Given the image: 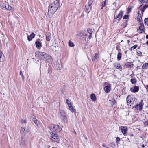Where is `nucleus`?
I'll use <instances>...</instances> for the list:
<instances>
[{"label": "nucleus", "mask_w": 148, "mask_h": 148, "mask_svg": "<svg viewBox=\"0 0 148 148\" xmlns=\"http://www.w3.org/2000/svg\"><path fill=\"white\" fill-rule=\"evenodd\" d=\"M122 53L119 51L118 52L117 56V58L118 61L120 60L121 58Z\"/></svg>", "instance_id": "5701e85b"}, {"label": "nucleus", "mask_w": 148, "mask_h": 148, "mask_svg": "<svg viewBox=\"0 0 148 148\" xmlns=\"http://www.w3.org/2000/svg\"><path fill=\"white\" fill-rule=\"evenodd\" d=\"M69 46L71 47H73L74 46V44L71 40H69Z\"/></svg>", "instance_id": "2f4dec72"}, {"label": "nucleus", "mask_w": 148, "mask_h": 148, "mask_svg": "<svg viewBox=\"0 0 148 148\" xmlns=\"http://www.w3.org/2000/svg\"><path fill=\"white\" fill-rule=\"evenodd\" d=\"M21 146H24L25 145V141L24 140H21L20 143Z\"/></svg>", "instance_id": "c756f323"}, {"label": "nucleus", "mask_w": 148, "mask_h": 148, "mask_svg": "<svg viewBox=\"0 0 148 148\" xmlns=\"http://www.w3.org/2000/svg\"><path fill=\"white\" fill-rule=\"evenodd\" d=\"M148 67V63L144 64L142 66V68L143 69H147Z\"/></svg>", "instance_id": "cd10ccee"}, {"label": "nucleus", "mask_w": 148, "mask_h": 148, "mask_svg": "<svg viewBox=\"0 0 148 148\" xmlns=\"http://www.w3.org/2000/svg\"><path fill=\"white\" fill-rule=\"evenodd\" d=\"M138 46V45L136 44L134 45L131 48V50H134L136 49Z\"/></svg>", "instance_id": "e433bc0d"}, {"label": "nucleus", "mask_w": 148, "mask_h": 148, "mask_svg": "<svg viewBox=\"0 0 148 148\" xmlns=\"http://www.w3.org/2000/svg\"><path fill=\"white\" fill-rule=\"evenodd\" d=\"M87 32L89 33H92V29H91L90 28H88L87 29Z\"/></svg>", "instance_id": "a19ab883"}, {"label": "nucleus", "mask_w": 148, "mask_h": 148, "mask_svg": "<svg viewBox=\"0 0 148 148\" xmlns=\"http://www.w3.org/2000/svg\"><path fill=\"white\" fill-rule=\"evenodd\" d=\"M129 136H130L131 137H133L134 136V135L133 134H129Z\"/></svg>", "instance_id": "e2e57ef3"}, {"label": "nucleus", "mask_w": 148, "mask_h": 148, "mask_svg": "<svg viewBox=\"0 0 148 148\" xmlns=\"http://www.w3.org/2000/svg\"><path fill=\"white\" fill-rule=\"evenodd\" d=\"M116 140L117 143H119L118 142L120 140V138L118 137H117L116 138Z\"/></svg>", "instance_id": "c03bdc74"}, {"label": "nucleus", "mask_w": 148, "mask_h": 148, "mask_svg": "<svg viewBox=\"0 0 148 148\" xmlns=\"http://www.w3.org/2000/svg\"><path fill=\"white\" fill-rule=\"evenodd\" d=\"M35 34L34 33H32L30 35L27 36V40L29 41H31L35 36Z\"/></svg>", "instance_id": "ddd939ff"}, {"label": "nucleus", "mask_w": 148, "mask_h": 148, "mask_svg": "<svg viewBox=\"0 0 148 148\" xmlns=\"http://www.w3.org/2000/svg\"><path fill=\"white\" fill-rule=\"evenodd\" d=\"M32 121L34 122L35 123L36 125H38V124L37 123V120L36 119L35 117H33L32 118Z\"/></svg>", "instance_id": "72a5a7b5"}, {"label": "nucleus", "mask_w": 148, "mask_h": 148, "mask_svg": "<svg viewBox=\"0 0 148 148\" xmlns=\"http://www.w3.org/2000/svg\"><path fill=\"white\" fill-rule=\"evenodd\" d=\"M113 5H112V10H114L115 9L116 7V3L115 2H114L113 3Z\"/></svg>", "instance_id": "7c9ffc66"}, {"label": "nucleus", "mask_w": 148, "mask_h": 148, "mask_svg": "<svg viewBox=\"0 0 148 148\" xmlns=\"http://www.w3.org/2000/svg\"><path fill=\"white\" fill-rule=\"evenodd\" d=\"M26 128L24 127H21V130L20 131V132L21 133V132H23L25 134L27 133L29 131L27 129H25Z\"/></svg>", "instance_id": "aec40b11"}, {"label": "nucleus", "mask_w": 148, "mask_h": 148, "mask_svg": "<svg viewBox=\"0 0 148 148\" xmlns=\"http://www.w3.org/2000/svg\"><path fill=\"white\" fill-rule=\"evenodd\" d=\"M127 128L124 127H123L121 129V132L123 135H125L127 133Z\"/></svg>", "instance_id": "6ab92c4d"}, {"label": "nucleus", "mask_w": 148, "mask_h": 148, "mask_svg": "<svg viewBox=\"0 0 148 148\" xmlns=\"http://www.w3.org/2000/svg\"><path fill=\"white\" fill-rule=\"evenodd\" d=\"M35 54L36 57L40 60H45L47 56V54L44 52L37 51L35 52Z\"/></svg>", "instance_id": "f03ea898"}, {"label": "nucleus", "mask_w": 148, "mask_h": 148, "mask_svg": "<svg viewBox=\"0 0 148 148\" xmlns=\"http://www.w3.org/2000/svg\"><path fill=\"white\" fill-rule=\"evenodd\" d=\"M134 100H132V102H131V106L132 105H133L134 104Z\"/></svg>", "instance_id": "052dcab7"}, {"label": "nucleus", "mask_w": 148, "mask_h": 148, "mask_svg": "<svg viewBox=\"0 0 148 148\" xmlns=\"http://www.w3.org/2000/svg\"><path fill=\"white\" fill-rule=\"evenodd\" d=\"M91 3L90 2H88V5H86L85 6V11L88 14L91 10L92 7L91 6Z\"/></svg>", "instance_id": "423d86ee"}, {"label": "nucleus", "mask_w": 148, "mask_h": 148, "mask_svg": "<svg viewBox=\"0 0 148 148\" xmlns=\"http://www.w3.org/2000/svg\"><path fill=\"white\" fill-rule=\"evenodd\" d=\"M141 3H143L145 2L146 0H140Z\"/></svg>", "instance_id": "3c124183"}, {"label": "nucleus", "mask_w": 148, "mask_h": 148, "mask_svg": "<svg viewBox=\"0 0 148 148\" xmlns=\"http://www.w3.org/2000/svg\"><path fill=\"white\" fill-rule=\"evenodd\" d=\"M51 137L54 139H57L58 138V136L56 132H51Z\"/></svg>", "instance_id": "f8f14e48"}, {"label": "nucleus", "mask_w": 148, "mask_h": 148, "mask_svg": "<svg viewBox=\"0 0 148 148\" xmlns=\"http://www.w3.org/2000/svg\"><path fill=\"white\" fill-rule=\"evenodd\" d=\"M143 105V100L141 101L138 104H136L134 106V107L136 109L138 110L139 111L142 110Z\"/></svg>", "instance_id": "39448f33"}, {"label": "nucleus", "mask_w": 148, "mask_h": 148, "mask_svg": "<svg viewBox=\"0 0 148 148\" xmlns=\"http://www.w3.org/2000/svg\"><path fill=\"white\" fill-rule=\"evenodd\" d=\"M139 87L138 86H135L134 87V89L132 90V88L130 89L131 91L133 93H136L139 90Z\"/></svg>", "instance_id": "9d476101"}, {"label": "nucleus", "mask_w": 148, "mask_h": 148, "mask_svg": "<svg viewBox=\"0 0 148 148\" xmlns=\"http://www.w3.org/2000/svg\"><path fill=\"white\" fill-rule=\"evenodd\" d=\"M20 75L22 77V80L23 82L24 81V76L23 75V73L21 71H20L19 73Z\"/></svg>", "instance_id": "f704fd0d"}, {"label": "nucleus", "mask_w": 148, "mask_h": 148, "mask_svg": "<svg viewBox=\"0 0 148 148\" xmlns=\"http://www.w3.org/2000/svg\"><path fill=\"white\" fill-rule=\"evenodd\" d=\"M146 38L147 39H148V34L146 36Z\"/></svg>", "instance_id": "69168bd1"}, {"label": "nucleus", "mask_w": 148, "mask_h": 148, "mask_svg": "<svg viewBox=\"0 0 148 148\" xmlns=\"http://www.w3.org/2000/svg\"><path fill=\"white\" fill-rule=\"evenodd\" d=\"M21 122L22 123H26V120H22Z\"/></svg>", "instance_id": "8fccbe9b"}, {"label": "nucleus", "mask_w": 148, "mask_h": 148, "mask_svg": "<svg viewBox=\"0 0 148 148\" xmlns=\"http://www.w3.org/2000/svg\"><path fill=\"white\" fill-rule=\"evenodd\" d=\"M91 99L93 101H95L96 100V97L95 95L94 94H91L90 95Z\"/></svg>", "instance_id": "412c9836"}, {"label": "nucleus", "mask_w": 148, "mask_h": 148, "mask_svg": "<svg viewBox=\"0 0 148 148\" xmlns=\"http://www.w3.org/2000/svg\"><path fill=\"white\" fill-rule=\"evenodd\" d=\"M6 5L8 6V7L7 8H6V9L9 11L11 10L12 7L10 6L9 5V4H7Z\"/></svg>", "instance_id": "58836bf2"}, {"label": "nucleus", "mask_w": 148, "mask_h": 148, "mask_svg": "<svg viewBox=\"0 0 148 148\" xmlns=\"http://www.w3.org/2000/svg\"><path fill=\"white\" fill-rule=\"evenodd\" d=\"M47 57L46 58V61L49 63H51L53 61V60L51 56L47 54Z\"/></svg>", "instance_id": "9b49d317"}, {"label": "nucleus", "mask_w": 148, "mask_h": 148, "mask_svg": "<svg viewBox=\"0 0 148 148\" xmlns=\"http://www.w3.org/2000/svg\"><path fill=\"white\" fill-rule=\"evenodd\" d=\"M35 45L36 47L37 48H40L42 46V44L41 42L37 40L35 42Z\"/></svg>", "instance_id": "f3484780"}, {"label": "nucleus", "mask_w": 148, "mask_h": 148, "mask_svg": "<svg viewBox=\"0 0 148 148\" xmlns=\"http://www.w3.org/2000/svg\"><path fill=\"white\" fill-rule=\"evenodd\" d=\"M60 6L59 1L58 0H56L53 3L49 5L48 7V12L47 16L49 17L53 15L58 9Z\"/></svg>", "instance_id": "f257e3e1"}, {"label": "nucleus", "mask_w": 148, "mask_h": 148, "mask_svg": "<svg viewBox=\"0 0 148 148\" xmlns=\"http://www.w3.org/2000/svg\"><path fill=\"white\" fill-rule=\"evenodd\" d=\"M102 146L103 147H105L106 148V147H107L104 144H103L102 145Z\"/></svg>", "instance_id": "bf43d9fd"}, {"label": "nucleus", "mask_w": 148, "mask_h": 148, "mask_svg": "<svg viewBox=\"0 0 148 148\" xmlns=\"http://www.w3.org/2000/svg\"><path fill=\"white\" fill-rule=\"evenodd\" d=\"M132 65L131 63L128 62L125 64V66L127 68L130 67Z\"/></svg>", "instance_id": "bb28decb"}, {"label": "nucleus", "mask_w": 148, "mask_h": 148, "mask_svg": "<svg viewBox=\"0 0 148 148\" xmlns=\"http://www.w3.org/2000/svg\"><path fill=\"white\" fill-rule=\"evenodd\" d=\"M109 146L110 147H112L114 148L115 146V144L113 142H112L109 145Z\"/></svg>", "instance_id": "c9c22d12"}, {"label": "nucleus", "mask_w": 148, "mask_h": 148, "mask_svg": "<svg viewBox=\"0 0 148 148\" xmlns=\"http://www.w3.org/2000/svg\"><path fill=\"white\" fill-rule=\"evenodd\" d=\"M97 53L95 54V56H94L92 58V61L95 60L98 58V56H97Z\"/></svg>", "instance_id": "473e14b6"}, {"label": "nucleus", "mask_w": 148, "mask_h": 148, "mask_svg": "<svg viewBox=\"0 0 148 148\" xmlns=\"http://www.w3.org/2000/svg\"><path fill=\"white\" fill-rule=\"evenodd\" d=\"M138 30L140 33H142L145 32L144 25L142 23H140V25L139 27Z\"/></svg>", "instance_id": "0eeeda50"}, {"label": "nucleus", "mask_w": 148, "mask_h": 148, "mask_svg": "<svg viewBox=\"0 0 148 148\" xmlns=\"http://www.w3.org/2000/svg\"><path fill=\"white\" fill-rule=\"evenodd\" d=\"M66 103L68 105V106L71 105V103L70 101H69L68 99L66 100Z\"/></svg>", "instance_id": "79ce46f5"}, {"label": "nucleus", "mask_w": 148, "mask_h": 148, "mask_svg": "<svg viewBox=\"0 0 148 148\" xmlns=\"http://www.w3.org/2000/svg\"><path fill=\"white\" fill-rule=\"evenodd\" d=\"M138 16L137 18V20L139 22H141V21L142 20V17L141 16L140 12L139 11H138Z\"/></svg>", "instance_id": "a211bd4d"}, {"label": "nucleus", "mask_w": 148, "mask_h": 148, "mask_svg": "<svg viewBox=\"0 0 148 148\" xmlns=\"http://www.w3.org/2000/svg\"><path fill=\"white\" fill-rule=\"evenodd\" d=\"M112 101L113 103V105H114V104L115 102V100L114 99Z\"/></svg>", "instance_id": "6e6d98bb"}, {"label": "nucleus", "mask_w": 148, "mask_h": 148, "mask_svg": "<svg viewBox=\"0 0 148 148\" xmlns=\"http://www.w3.org/2000/svg\"><path fill=\"white\" fill-rule=\"evenodd\" d=\"M92 33H89V35L88 36L89 39H91L92 38Z\"/></svg>", "instance_id": "49530a36"}, {"label": "nucleus", "mask_w": 148, "mask_h": 148, "mask_svg": "<svg viewBox=\"0 0 148 148\" xmlns=\"http://www.w3.org/2000/svg\"><path fill=\"white\" fill-rule=\"evenodd\" d=\"M145 44L147 45H148V40L147 41Z\"/></svg>", "instance_id": "338daca9"}, {"label": "nucleus", "mask_w": 148, "mask_h": 148, "mask_svg": "<svg viewBox=\"0 0 148 148\" xmlns=\"http://www.w3.org/2000/svg\"><path fill=\"white\" fill-rule=\"evenodd\" d=\"M108 84V83L107 82H105L103 84L104 85H106L107 84Z\"/></svg>", "instance_id": "680f3d73"}, {"label": "nucleus", "mask_w": 148, "mask_h": 148, "mask_svg": "<svg viewBox=\"0 0 148 148\" xmlns=\"http://www.w3.org/2000/svg\"><path fill=\"white\" fill-rule=\"evenodd\" d=\"M105 91L106 93H108L110 92L111 90V85L109 84L108 85L105 86L104 88Z\"/></svg>", "instance_id": "6e6552de"}, {"label": "nucleus", "mask_w": 148, "mask_h": 148, "mask_svg": "<svg viewBox=\"0 0 148 148\" xmlns=\"http://www.w3.org/2000/svg\"><path fill=\"white\" fill-rule=\"evenodd\" d=\"M62 129V128L59 126L58 125H52L50 127V130L52 131V132H60Z\"/></svg>", "instance_id": "7ed1b4c3"}, {"label": "nucleus", "mask_w": 148, "mask_h": 148, "mask_svg": "<svg viewBox=\"0 0 148 148\" xmlns=\"http://www.w3.org/2000/svg\"><path fill=\"white\" fill-rule=\"evenodd\" d=\"M144 22L145 25H148V18H145L144 19Z\"/></svg>", "instance_id": "4c0bfd02"}, {"label": "nucleus", "mask_w": 148, "mask_h": 148, "mask_svg": "<svg viewBox=\"0 0 148 148\" xmlns=\"http://www.w3.org/2000/svg\"><path fill=\"white\" fill-rule=\"evenodd\" d=\"M51 39V33L47 32L46 34V40L47 41H49Z\"/></svg>", "instance_id": "4468645a"}, {"label": "nucleus", "mask_w": 148, "mask_h": 148, "mask_svg": "<svg viewBox=\"0 0 148 148\" xmlns=\"http://www.w3.org/2000/svg\"><path fill=\"white\" fill-rule=\"evenodd\" d=\"M142 5H141L138 8V9L140 8V9L139 10H140L141 11L142 14V15H143V12H144L145 9L143 7H142Z\"/></svg>", "instance_id": "b1692460"}, {"label": "nucleus", "mask_w": 148, "mask_h": 148, "mask_svg": "<svg viewBox=\"0 0 148 148\" xmlns=\"http://www.w3.org/2000/svg\"><path fill=\"white\" fill-rule=\"evenodd\" d=\"M73 0H69V2L70 4H71L72 3Z\"/></svg>", "instance_id": "5fc2aeb1"}, {"label": "nucleus", "mask_w": 148, "mask_h": 148, "mask_svg": "<svg viewBox=\"0 0 148 148\" xmlns=\"http://www.w3.org/2000/svg\"><path fill=\"white\" fill-rule=\"evenodd\" d=\"M69 109L70 110L71 112H75V110L74 108L72 106V104L71 105H69Z\"/></svg>", "instance_id": "393cba45"}, {"label": "nucleus", "mask_w": 148, "mask_h": 148, "mask_svg": "<svg viewBox=\"0 0 148 148\" xmlns=\"http://www.w3.org/2000/svg\"><path fill=\"white\" fill-rule=\"evenodd\" d=\"M137 53L138 54V56H140L142 54V53L140 51L139 53L137 52Z\"/></svg>", "instance_id": "864d4df0"}, {"label": "nucleus", "mask_w": 148, "mask_h": 148, "mask_svg": "<svg viewBox=\"0 0 148 148\" xmlns=\"http://www.w3.org/2000/svg\"><path fill=\"white\" fill-rule=\"evenodd\" d=\"M123 12L124 11L121 10L117 15L116 16L115 14L114 16V19H117L118 18V22H119L122 17Z\"/></svg>", "instance_id": "20e7f679"}, {"label": "nucleus", "mask_w": 148, "mask_h": 148, "mask_svg": "<svg viewBox=\"0 0 148 148\" xmlns=\"http://www.w3.org/2000/svg\"><path fill=\"white\" fill-rule=\"evenodd\" d=\"M86 31L84 30L80 31L78 34L79 37H82L83 36H87V34L85 33Z\"/></svg>", "instance_id": "1a4fd4ad"}, {"label": "nucleus", "mask_w": 148, "mask_h": 148, "mask_svg": "<svg viewBox=\"0 0 148 148\" xmlns=\"http://www.w3.org/2000/svg\"><path fill=\"white\" fill-rule=\"evenodd\" d=\"M2 52L0 51V61H1V56L2 55Z\"/></svg>", "instance_id": "09e8293b"}, {"label": "nucleus", "mask_w": 148, "mask_h": 148, "mask_svg": "<svg viewBox=\"0 0 148 148\" xmlns=\"http://www.w3.org/2000/svg\"><path fill=\"white\" fill-rule=\"evenodd\" d=\"M143 7L145 9L146 8L148 7V5H145Z\"/></svg>", "instance_id": "603ef678"}, {"label": "nucleus", "mask_w": 148, "mask_h": 148, "mask_svg": "<svg viewBox=\"0 0 148 148\" xmlns=\"http://www.w3.org/2000/svg\"><path fill=\"white\" fill-rule=\"evenodd\" d=\"M60 114L61 117H66V116L64 111L63 110L60 111Z\"/></svg>", "instance_id": "4be33fe9"}, {"label": "nucleus", "mask_w": 148, "mask_h": 148, "mask_svg": "<svg viewBox=\"0 0 148 148\" xmlns=\"http://www.w3.org/2000/svg\"><path fill=\"white\" fill-rule=\"evenodd\" d=\"M129 15H125L123 17V19H127L128 20L129 19Z\"/></svg>", "instance_id": "ea45409f"}, {"label": "nucleus", "mask_w": 148, "mask_h": 148, "mask_svg": "<svg viewBox=\"0 0 148 148\" xmlns=\"http://www.w3.org/2000/svg\"><path fill=\"white\" fill-rule=\"evenodd\" d=\"M132 100V99H131V101H130L129 102V103H130V104L129 106H131V102H132V100Z\"/></svg>", "instance_id": "13d9d810"}, {"label": "nucleus", "mask_w": 148, "mask_h": 148, "mask_svg": "<svg viewBox=\"0 0 148 148\" xmlns=\"http://www.w3.org/2000/svg\"><path fill=\"white\" fill-rule=\"evenodd\" d=\"M106 3L105 1H103L101 3V5H102V6L105 7L106 5Z\"/></svg>", "instance_id": "37998d69"}, {"label": "nucleus", "mask_w": 148, "mask_h": 148, "mask_svg": "<svg viewBox=\"0 0 148 148\" xmlns=\"http://www.w3.org/2000/svg\"><path fill=\"white\" fill-rule=\"evenodd\" d=\"M104 1H105L106 3H108V0H105Z\"/></svg>", "instance_id": "774afa93"}, {"label": "nucleus", "mask_w": 148, "mask_h": 148, "mask_svg": "<svg viewBox=\"0 0 148 148\" xmlns=\"http://www.w3.org/2000/svg\"><path fill=\"white\" fill-rule=\"evenodd\" d=\"M114 65L116 68L119 69H122V67L119 63H115L114 64Z\"/></svg>", "instance_id": "dca6fc26"}, {"label": "nucleus", "mask_w": 148, "mask_h": 148, "mask_svg": "<svg viewBox=\"0 0 148 148\" xmlns=\"http://www.w3.org/2000/svg\"><path fill=\"white\" fill-rule=\"evenodd\" d=\"M130 81L132 84H135L137 82L136 79V78H132L131 79Z\"/></svg>", "instance_id": "a878e982"}, {"label": "nucleus", "mask_w": 148, "mask_h": 148, "mask_svg": "<svg viewBox=\"0 0 148 148\" xmlns=\"http://www.w3.org/2000/svg\"><path fill=\"white\" fill-rule=\"evenodd\" d=\"M133 8V7L132 6L129 7L127 10V13L128 14L130 13L131 11V10Z\"/></svg>", "instance_id": "c85d7f7f"}, {"label": "nucleus", "mask_w": 148, "mask_h": 148, "mask_svg": "<svg viewBox=\"0 0 148 148\" xmlns=\"http://www.w3.org/2000/svg\"><path fill=\"white\" fill-rule=\"evenodd\" d=\"M133 97H131L130 95H128L126 98V101L127 104V105H129L130 104L129 102L131 101V99L133 100Z\"/></svg>", "instance_id": "2eb2a0df"}, {"label": "nucleus", "mask_w": 148, "mask_h": 148, "mask_svg": "<svg viewBox=\"0 0 148 148\" xmlns=\"http://www.w3.org/2000/svg\"><path fill=\"white\" fill-rule=\"evenodd\" d=\"M128 22V20H126V22H125V25L123 27L124 28L125 27L127 26V25H128V23H127Z\"/></svg>", "instance_id": "de8ad7c7"}, {"label": "nucleus", "mask_w": 148, "mask_h": 148, "mask_svg": "<svg viewBox=\"0 0 148 148\" xmlns=\"http://www.w3.org/2000/svg\"><path fill=\"white\" fill-rule=\"evenodd\" d=\"M130 43V40H128L127 41V44L128 45H129Z\"/></svg>", "instance_id": "4d7b16f0"}, {"label": "nucleus", "mask_w": 148, "mask_h": 148, "mask_svg": "<svg viewBox=\"0 0 148 148\" xmlns=\"http://www.w3.org/2000/svg\"><path fill=\"white\" fill-rule=\"evenodd\" d=\"M63 121L65 122H66V121H67V116H66V117H63Z\"/></svg>", "instance_id": "a18cd8bd"}, {"label": "nucleus", "mask_w": 148, "mask_h": 148, "mask_svg": "<svg viewBox=\"0 0 148 148\" xmlns=\"http://www.w3.org/2000/svg\"><path fill=\"white\" fill-rule=\"evenodd\" d=\"M145 122L147 124V126H148V121H146Z\"/></svg>", "instance_id": "0e129e2a"}]
</instances>
